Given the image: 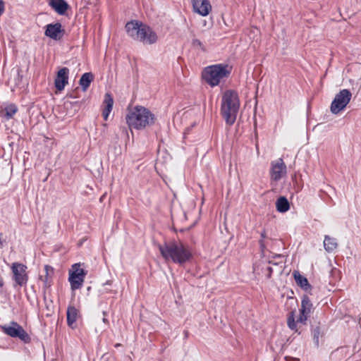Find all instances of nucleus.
I'll return each mask as SVG.
<instances>
[{"label":"nucleus","mask_w":361,"mask_h":361,"mask_svg":"<svg viewBox=\"0 0 361 361\" xmlns=\"http://www.w3.org/2000/svg\"><path fill=\"white\" fill-rule=\"evenodd\" d=\"M159 250L165 260H171L173 263L184 264L192 257L190 248L182 242L172 240L158 245Z\"/></svg>","instance_id":"nucleus-1"},{"label":"nucleus","mask_w":361,"mask_h":361,"mask_svg":"<svg viewBox=\"0 0 361 361\" xmlns=\"http://www.w3.org/2000/svg\"><path fill=\"white\" fill-rule=\"evenodd\" d=\"M125 28L130 37L144 44H155L158 39L157 33L148 25L140 20L128 21Z\"/></svg>","instance_id":"nucleus-2"},{"label":"nucleus","mask_w":361,"mask_h":361,"mask_svg":"<svg viewBox=\"0 0 361 361\" xmlns=\"http://www.w3.org/2000/svg\"><path fill=\"white\" fill-rule=\"evenodd\" d=\"M239 108L238 93L231 90L225 91L221 98V114L226 124L231 126L235 123Z\"/></svg>","instance_id":"nucleus-3"},{"label":"nucleus","mask_w":361,"mask_h":361,"mask_svg":"<svg viewBox=\"0 0 361 361\" xmlns=\"http://www.w3.org/2000/svg\"><path fill=\"white\" fill-rule=\"evenodd\" d=\"M126 120L130 128L142 130L154 123L155 116L148 109L136 106L128 111Z\"/></svg>","instance_id":"nucleus-4"},{"label":"nucleus","mask_w":361,"mask_h":361,"mask_svg":"<svg viewBox=\"0 0 361 361\" xmlns=\"http://www.w3.org/2000/svg\"><path fill=\"white\" fill-rule=\"evenodd\" d=\"M231 71V68L228 69V65L223 63L215 64L204 68L203 78L210 86L214 87L219 84L221 80L228 78Z\"/></svg>","instance_id":"nucleus-5"},{"label":"nucleus","mask_w":361,"mask_h":361,"mask_svg":"<svg viewBox=\"0 0 361 361\" xmlns=\"http://www.w3.org/2000/svg\"><path fill=\"white\" fill-rule=\"evenodd\" d=\"M352 98V93L348 89L340 90L331 102L330 110L332 114H338L344 110Z\"/></svg>","instance_id":"nucleus-6"},{"label":"nucleus","mask_w":361,"mask_h":361,"mask_svg":"<svg viewBox=\"0 0 361 361\" xmlns=\"http://www.w3.org/2000/svg\"><path fill=\"white\" fill-rule=\"evenodd\" d=\"M86 274L87 271L81 268L80 264L76 263L72 265L69 270L68 281L73 290L82 287Z\"/></svg>","instance_id":"nucleus-7"},{"label":"nucleus","mask_w":361,"mask_h":361,"mask_svg":"<svg viewBox=\"0 0 361 361\" xmlns=\"http://www.w3.org/2000/svg\"><path fill=\"white\" fill-rule=\"evenodd\" d=\"M3 331L12 338H18L25 343H29L31 338L23 328L16 322H11V326H1Z\"/></svg>","instance_id":"nucleus-8"},{"label":"nucleus","mask_w":361,"mask_h":361,"mask_svg":"<svg viewBox=\"0 0 361 361\" xmlns=\"http://www.w3.org/2000/svg\"><path fill=\"white\" fill-rule=\"evenodd\" d=\"M11 269L15 283L20 287L26 286L29 279L27 273V267L22 263L13 262Z\"/></svg>","instance_id":"nucleus-9"},{"label":"nucleus","mask_w":361,"mask_h":361,"mask_svg":"<svg viewBox=\"0 0 361 361\" xmlns=\"http://www.w3.org/2000/svg\"><path fill=\"white\" fill-rule=\"evenodd\" d=\"M286 174V166L282 159H279L271 164L270 175L271 180L279 181Z\"/></svg>","instance_id":"nucleus-10"},{"label":"nucleus","mask_w":361,"mask_h":361,"mask_svg":"<svg viewBox=\"0 0 361 361\" xmlns=\"http://www.w3.org/2000/svg\"><path fill=\"white\" fill-rule=\"evenodd\" d=\"M65 33L61 23H49L45 26L44 35L54 40H60Z\"/></svg>","instance_id":"nucleus-11"},{"label":"nucleus","mask_w":361,"mask_h":361,"mask_svg":"<svg viewBox=\"0 0 361 361\" xmlns=\"http://www.w3.org/2000/svg\"><path fill=\"white\" fill-rule=\"evenodd\" d=\"M193 11L202 16H207L212 11L209 0H192Z\"/></svg>","instance_id":"nucleus-12"},{"label":"nucleus","mask_w":361,"mask_h":361,"mask_svg":"<svg viewBox=\"0 0 361 361\" xmlns=\"http://www.w3.org/2000/svg\"><path fill=\"white\" fill-rule=\"evenodd\" d=\"M69 69L66 67L61 68L55 78L54 85L57 90L61 91L68 82Z\"/></svg>","instance_id":"nucleus-13"},{"label":"nucleus","mask_w":361,"mask_h":361,"mask_svg":"<svg viewBox=\"0 0 361 361\" xmlns=\"http://www.w3.org/2000/svg\"><path fill=\"white\" fill-rule=\"evenodd\" d=\"M49 5L59 14L64 15L69 8L65 0H50Z\"/></svg>","instance_id":"nucleus-14"},{"label":"nucleus","mask_w":361,"mask_h":361,"mask_svg":"<svg viewBox=\"0 0 361 361\" xmlns=\"http://www.w3.org/2000/svg\"><path fill=\"white\" fill-rule=\"evenodd\" d=\"M103 104L104 108L102 111V116L104 119L106 121L111 111H112L114 105V99L110 93L106 92L105 94Z\"/></svg>","instance_id":"nucleus-15"},{"label":"nucleus","mask_w":361,"mask_h":361,"mask_svg":"<svg viewBox=\"0 0 361 361\" xmlns=\"http://www.w3.org/2000/svg\"><path fill=\"white\" fill-rule=\"evenodd\" d=\"M78 317V310L72 305H69L66 312L67 324L71 329L75 328V322Z\"/></svg>","instance_id":"nucleus-16"},{"label":"nucleus","mask_w":361,"mask_h":361,"mask_svg":"<svg viewBox=\"0 0 361 361\" xmlns=\"http://www.w3.org/2000/svg\"><path fill=\"white\" fill-rule=\"evenodd\" d=\"M293 275L297 285L304 290L307 291L312 288V286L310 284L307 279L301 275L298 271H294Z\"/></svg>","instance_id":"nucleus-17"},{"label":"nucleus","mask_w":361,"mask_h":361,"mask_svg":"<svg viewBox=\"0 0 361 361\" xmlns=\"http://www.w3.org/2000/svg\"><path fill=\"white\" fill-rule=\"evenodd\" d=\"M93 80L94 75L91 72L85 73L82 75L79 80V84L82 91L85 92L88 89Z\"/></svg>","instance_id":"nucleus-18"},{"label":"nucleus","mask_w":361,"mask_h":361,"mask_svg":"<svg viewBox=\"0 0 361 361\" xmlns=\"http://www.w3.org/2000/svg\"><path fill=\"white\" fill-rule=\"evenodd\" d=\"M276 210L281 213H285L290 209L288 199L284 196L279 197L276 202Z\"/></svg>","instance_id":"nucleus-19"},{"label":"nucleus","mask_w":361,"mask_h":361,"mask_svg":"<svg viewBox=\"0 0 361 361\" xmlns=\"http://www.w3.org/2000/svg\"><path fill=\"white\" fill-rule=\"evenodd\" d=\"M312 308V303L307 295H304L301 300V307L300 312L302 314H307L310 315Z\"/></svg>","instance_id":"nucleus-20"},{"label":"nucleus","mask_w":361,"mask_h":361,"mask_svg":"<svg viewBox=\"0 0 361 361\" xmlns=\"http://www.w3.org/2000/svg\"><path fill=\"white\" fill-rule=\"evenodd\" d=\"M336 239L329 235L324 236V247L326 252H331L337 247Z\"/></svg>","instance_id":"nucleus-21"},{"label":"nucleus","mask_w":361,"mask_h":361,"mask_svg":"<svg viewBox=\"0 0 361 361\" xmlns=\"http://www.w3.org/2000/svg\"><path fill=\"white\" fill-rule=\"evenodd\" d=\"M311 334L312 336L313 342L317 348L319 346V338L322 337L323 334L321 333L320 326L319 325H311Z\"/></svg>","instance_id":"nucleus-22"},{"label":"nucleus","mask_w":361,"mask_h":361,"mask_svg":"<svg viewBox=\"0 0 361 361\" xmlns=\"http://www.w3.org/2000/svg\"><path fill=\"white\" fill-rule=\"evenodd\" d=\"M18 111V107L14 104H10L7 105L3 111L4 117L6 120H9L13 118V116L16 114Z\"/></svg>","instance_id":"nucleus-23"},{"label":"nucleus","mask_w":361,"mask_h":361,"mask_svg":"<svg viewBox=\"0 0 361 361\" xmlns=\"http://www.w3.org/2000/svg\"><path fill=\"white\" fill-rule=\"evenodd\" d=\"M294 311H292L288 317V320H287V324H288V326L291 329V330H295V331H297V324H296V322L297 321L295 322V317H294Z\"/></svg>","instance_id":"nucleus-24"},{"label":"nucleus","mask_w":361,"mask_h":361,"mask_svg":"<svg viewBox=\"0 0 361 361\" xmlns=\"http://www.w3.org/2000/svg\"><path fill=\"white\" fill-rule=\"evenodd\" d=\"M192 45L195 48H200L202 51H206V48L200 40L198 39H192Z\"/></svg>","instance_id":"nucleus-25"},{"label":"nucleus","mask_w":361,"mask_h":361,"mask_svg":"<svg viewBox=\"0 0 361 361\" xmlns=\"http://www.w3.org/2000/svg\"><path fill=\"white\" fill-rule=\"evenodd\" d=\"M81 102H79V101H76V102H66L65 103V106L68 109L69 106L70 107H77V109H75V111H78L80 109V104H81Z\"/></svg>","instance_id":"nucleus-26"},{"label":"nucleus","mask_w":361,"mask_h":361,"mask_svg":"<svg viewBox=\"0 0 361 361\" xmlns=\"http://www.w3.org/2000/svg\"><path fill=\"white\" fill-rule=\"evenodd\" d=\"M44 270L46 272V276H45V279L44 280V283L45 286H48V281H47L48 276L50 273H51V274L53 273L54 269L49 265H45ZM49 286H50V285L49 284Z\"/></svg>","instance_id":"nucleus-27"},{"label":"nucleus","mask_w":361,"mask_h":361,"mask_svg":"<svg viewBox=\"0 0 361 361\" xmlns=\"http://www.w3.org/2000/svg\"><path fill=\"white\" fill-rule=\"evenodd\" d=\"M23 75L22 74V70L20 68H18L17 70V76L15 78L16 85H19L23 80Z\"/></svg>","instance_id":"nucleus-28"},{"label":"nucleus","mask_w":361,"mask_h":361,"mask_svg":"<svg viewBox=\"0 0 361 361\" xmlns=\"http://www.w3.org/2000/svg\"><path fill=\"white\" fill-rule=\"evenodd\" d=\"M310 315L307 314H302V312H300V315H299V317L297 319V322L298 323H301V324H306V321L307 320V318Z\"/></svg>","instance_id":"nucleus-29"},{"label":"nucleus","mask_w":361,"mask_h":361,"mask_svg":"<svg viewBox=\"0 0 361 361\" xmlns=\"http://www.w3.org/2000/svg\"><path fill=\"white\" fill-rule=\"evenodd\" d=\"M267 273L266 274V276L267 279H270L271 277V275L273 274V269L271 267H268L267 268Z\"/></svg>","instance_id":"nucleus-30"},{"label":"nucleus","mask_w":361,"mask_h":361,"mask_svg":"<svg viewBox=\"0 0 361 361\" xmlns=\"http://www.w3.org/2000/svg\"><path fill=\"white\" fill-rule=\"evenodd\" d=\"M259 244L261 250L263 252L264 250V249L266 248V245H265V243H264V241L263 240V239H260L259 240Z\"/></svg>","instance_id":"nucleus-31"},{"label":"nucleus","mask_w":361,"mask_h":361,"mask_svg":"<svg viewBox=\"0 0 361 361\" xmlns=\"http://www.w3.org/2000/svg\"><path fill=\"white\" fill-rule=\"evenodd\" d=\"M4 2L3 0H0V16L3 14L4 11Z\"/></svg>","instance_id":"nucleus-32"},{"label":"nucleus","mask_w":361,"mask_h":361,"mask_svg":"<svg viewBox=\"0 0 361 361\" xmlns=\"http://www.w3.org/2000/svg\"><path fill=\"white\" fill-rule=\"evenodd\" d=\"M261 239H264L267 237L266 231L265 230H263L260 233Z\"/></svg>","instance_id":"nucleus-33"},{"label":"nucleus","mask_w":361,"mask_h":361,"mask_svg":"<svg viewBox=\"0 0 361 361\" xmlns=\"http://www.w3.org/2000/svg\"><path fill=\"white\" fill-rule=\"evenodd\" d=\"M103 322L105 323V324H108L109 323V321L108 319L106 318V317H104L103 319H102Z\"/></svg>","instance_id":"nucleus-34"},{"label":"nucleus","mask_w":361,"mask_h":361,"mask_svg":"<svg viewBox=\"0 0 361 361\" xmlns=\"http://www.w3.org/2000/svg\"><path fill=\"white\" fill-rule=\"evenodd\" d=\"M2 235H3L2 233H0V248L2 247V245H3L2 241H1Z\"/></svg>","instance_id":"nucleus-35"},{"label":"nucleus","mask_w":361,"mask_h":361,"mask_svg":"<svg viewBox=\"0 0 361 361\" xmlns=\"http://www.w3.org/2000/svg\"><path fill=\"white\" fill-rule=\"evenodd\" d=\"M183 333H184L185 338H188V331H184Z\"/></svg>","instance_id":"nucleus-36"},{"label":"nucleus","mask_w":361,"mask_h":361,"mask_svg":"<svg viewBox=\"0 0 361 361\" xmlns=\"http://www.w3.org/2000/svg\"><path fill=\"white\" fill-rule=\"evenodd\" d=\"M69 97H70L71 98H73V99H75V98H76V97H77L76 96H75V95H73V94H70V96H69Z\"/></svg>","instance_id":"nucleus-37"},{"label":"nucleus","mask_w":361,"mask_h":361,"mask_svg":"<svg viewBox=\"0 0 361 361\" xmlns=\"http://www.w3.org/2000/svg\"><path fill=\"white\" fill-rule=\"evenodd\" d=\"M4 286L3 281L0 279V288H1Z\"/></svg>","instance_id":"nucleus-38"},{"label":"nucleus","mask_w":361,"mask_h":361,"mask_svg":"<svg viewBox=\"0 0 361 361\" xmlns=\"http://www.w3.org/2000/svg\"><path fill=\"white\" fill-rule=\"evenodd\" d=\"M4 286L3 281L0 279V288H1Z\"/></svg>","instance_id":"nucleus-39"},{"label":"nucleus","mask_w":361,"mask_h":361,"mask_svg":"<svg viewBox=\"0 0 361 361\" xmlns=\"http://www.w3.org/2000/svg\"><path fill=\"white\" fill-rule=\"evenodd\" d=\"M269 264H274V265H278V263H274V262H272L271 261H269Z\"/></svg>","instance_id":"nucleus-40"},{"label":"nucleus","mask_w":361,"mask_h":361,"mask_svg":"<svg viewBox=\"0 0 361 361\" xmlns=\"http://www.w3.org/2000/svg\"><path fill=\"white\" fill-rule=\"evenodd\" d=\"M120 345H121V344H120V343H116V344L115 345V347H116V348H117V347H118V346H120Z\"/></svg>","instance_id":"nucleus-41"},{"label":"nucleus","mask_w":361,"mask_h":361,"mask_svg":"<svg viewBox=\"0 0 361 361\" xmlns=\"http://www.w3.org/2000/svg\"><path fill=\"white\" fill-rule=\"evenodd\" d=\"M276 257H281V255H276Z\"/></svg>","instance_id":"nucleus-42"},{"label":"nucleus","mask_w":361,"mask_h":361,"mask_svg":"<svg viewBox=\"0 0 361 361\" xmlns=\"http://www.w3.org/2000/svg\"><path fill=\"white\" fill-rule=\"evenodd\" d=\"M90 289H91V287L87 288V290H90Z\"/></svg>","instance_id":"nucleus-43"}]
</instances>
